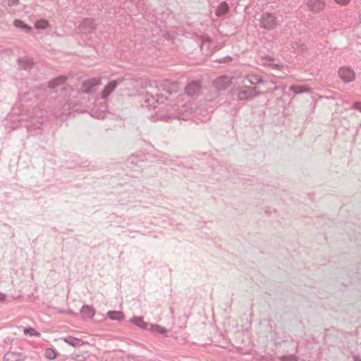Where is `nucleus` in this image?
Here are the masks:
<instances>
[{
  "label": "nucleus",
  "instance_id": "nucleus-1",
  "mask_svg": "<svg viewBox=\"0 0 361 361\" xmlns=\"http://www.w3.org/2000/svg\"><path fill=\"white\" fill-rule=\"evenodd\" d=\"M280 20L275 15L270 13H265L262 16L260 25L262 27L271 30L274 29L279 24Z\"/></svg>",
  "mask_w": 361,
  "mask_h": 361
},
{
  "label": "nucleus",
  "instance_id": "nucleus-2",
  "mask_svg": "<svg viewBox=\"0 0 361 361\" xmlns=\"http://www.w3.org/2000/svg\"><path fill=\"white\" fill-rule=\"evenodd\" d=\"M250 84L254 85V87L250 86V98L258 95L261 92V86L264 85V81L260 76L250 74Z\"/></svg>",
  "mask_w": 361,
  "mask_h": 361
},
{
  "label": "nucleus",
  "instance_id": "nucleus-3",
  "mask_svg": "<svg viewBox=\"0 0 361 361\" xmlns=\"http://www.w3.org/2000/svg\"><path fill=\"white\" fill-rule=\"evenodd\" d=\"M338 75L344 82H350L355 79L354 71L348 66H343L338 69Z\"/></svg>",
  "mask_w": 361,
  "mask_h": 361
},
{
  "label": "nucleus",
  "instance_id": "nucleus-4",
  "mask_svg": "<svg viewBox=\"0 0 361 361\" xmlns=\"http://www.w3.org/2000/svg\"><path fill=\"white\" fill-rule=\"evenodd\" d=\"M95 25L92 20L86 19L79 26V30L81 33L87 35L92 33L95 30Z\"/></svg>",
  "mask_w": 361,
  "mask_h": 361
},
{
  "label": "nucleus",
  "instance_id": "nucleus-5",
  "mask_svg": "<svg viewBox=\"0 0 361 361\" xmlns=\"http://www.w3.org/2000/svg\"><path fill=\"white\" fill-rule=\"evenodd\" d=\"M324 0H309L307 2L309 9L314 13L322 11L324 8Z\"/></svg>",
  "mask_w": 361,
  "mask_h": 361
},
{
  "label": "nucleus",
  "instance_id": "nucleus-6",
  "mask_svg": "<svg viewBox=\"0 0 361 361\" xmlns=\"http://www.w3.org/2000/svg\"><path fill=\"white\" fill-rule=\"evenodd\" d=\"M101 78L96 77L87 79L82 83V89L85 92H88L91 88L100 85Z\"/></svg>",
  "mask_w": 361,
  "mask_h": 361
},
{
  "label": "nucleus",
  "instance_id": "nucleus-7",
  "mask_svg": "<svg viewBox=\"0 0 361 361\" xmlns=\"http://www.w3.org/2000/svg\"><path fill=\"white\" fill-rule=\"evenodd\" d=\"M80 314L83 319H92L95 314V310L92 306L83 305L80 310Z\"/></svg>",
  "mask_w": 361,
  "mask_h": 361
},
{
  "label": "nucleus",
  "instance_id": "nucleus-8",
  "mask_svg": "<svg viewBox=\"0 0 361 361\" xmlns=\"http://www.w3.org/2000/svg\"><path fill=\"white\" fill-rule=\"evenodd\" d=\"M200 91V84L198 82H191L185 87L186 93L191 96L198 94Z\"/></svg>",
  "mask_w": 361,
  "mask_h": 361
},
{
  "label": "nucleus",
  "instance_id": "nucleus-9",
  "mask_svg": "<svg viewBox=\"0 0 361 361\" xmlns=\"http://www.w3.org/2000/svg\"><path fill=\"white\" fill-rule=\"evenodd\" d=\"M23 355L20 353L8 352L4 355V361H23Z\"/></svg>",
  "mask_w": 361,
  "mask_h": 361
},
{
  "label": "nucleus",
  "instance_id": "nucleus-10",
  "mask_svg": "<svg viewBox=\"0 0 361 361\" xmlns=\"http://www.w3.org/2000/svg\"><path fill=\"white\" fill-rule=\"evenodd\" d=\"M107 317L111 320L122 321L125 318V314L121 311L111 310L107 312Z\"/></svg>",
  "mask_w": 361,
  "mask_h": 361
},
{
  "label": "nucleus",
  "instance_id": "nucleus-11",
  "mask_svg": "<svg viewBox=\"0 0 361 361\" xmlns=\"http://www.w3.org/2000/svg\"><path fill=\"white\" fill-rule=\"evenodd\" d=\"M289 90L295 92V94H302L310 92L311 88L304 85H291L289 87Z\"/></svg>",
  "mask_w": 361,
  "mask_h": 361
},
{
  "label": "nucleus",
  "instance_id": "nucleus-12",
  "mask_svg": "<svg viewBox=\"0 0 361 361\" xmlns=\"http://www.w3.org/2000/svg\"><path fill=\"white\" fill-rule=\"evenodd\" d=\"M64 341L67 344H68L73 347H79V346H82V345L85 344V342L82 341V340L75 338V337H73V336H69V337L65 338Z\"/></svg>",
  "mask_w": 361,
  "mask_h": 361
},
{
  "label": "nucleus",
  "instance_id": "nucleus-13",
  "mask_svg": "<svg viewBox=\"0 0 361 361\" xmlns=\"http://www.w3.org/2000/svg\"><path fill=\"white\" fill-rule=\"evenodd\" d=\"M116 85L117 83L116 81H111L107 84L102 91V97L106 98L108 97L110 93L115 89Z\"/></svg>",
  "mask_w": 361,
  "mask_h": 361
},
{
  "label": "nucleus",
  "instance_id": "nucleus-14",
  "mask_svg": "<svg viewBox=\"0 0 361 361\" xmlns=\"http://www.w3.org/2000/svg\"><path fill=\"white\" fill-rule=\"evenodd\" d=\"M44 357L49 360H54L57 357L58 353L53 348H48L44 350Z\"/></svg>",
  "mask_w": 361,
  "mask_h": 361
},
{
  "label": "nucleus",
  "instance_id": "nucleus-15",
  "mask_svg": "<svg viewBox=\"0 0 361 361\" xmlns=\"http://www.w3.org/2000/svg\"><path fill=\"white\" fill-rule=\"evenodd\" d=\"M130 322L134 324L142 329H147L148 324L144 322L143 318L140 317H133L130 319Z\"/></svg>",
  "mask_w": 361,
  "mask_h": 361
},
{
  "label": "nucleus",
  "instance_id": "nucleus-16",
  "mask_svg": "<svg viewBox=\"0 0 361 361\" xmlns=\"http://www.w3.org/2000/svg\"><path fill=\"white\" fill-rule=\"evenodd\" d=\"M50 26L48 20L45 19H40L35 23V27L37 30H46Z\"/></svg>",
  "mask_w": 361,
  "mask_h": 361
},
{
  "label": "nucleus",
  "instance_id": "nucleus-17",
  "mask_svg": "<svg viewBox=\"0 0 361 361\" xmlns=\"http://www.w3.org/2000/svg\"><path fill=\"white\" fill-rule=\"evenodd\" d=\"M14 25L20 28L27 32H29L31 30V27L25 24L23 21L20 20H16L13 23Z\"/></svg>",
  "mask_w": 361,
  "mask_h": 361
},
{
  "label": "nucleus",
  "instance_id": "nucleus-18",
  "mask_svg": "<svg viewBox=\"0 0 361 361\" xmlns=\"http://www.w3.org/2000/svg\"><path fill=\"white\" fill-rule=\"evenodd\" d=\"M149 329L153 333L159 334H165L167 332V330L164 327L159 326V325H157V324L151 325Z\"/></svg>",
  "mask_w": 361,
  "mask_h": 361
},
{
  "label": "nucleus",
  "instance_id": "nucleus-19",
  "mask_svg": "<svg viewBox=\"0 0 361 361\" xmlns=\"http://www.w3.org/2000/svg\"><path fill=\"white\" fill-rule=\"evenodd\" d=\"M216 86L219 88H223L230 83V80L228 77H221L216 80Z\"/></svg>",
  "mask_w": 361,
  "mask_h": 361
},
{
  "label": "nucleus",
  "instance_id": "nucleus-20",
  "mask_svg": "<svg viewBox=\"0 0 361 361\" xmlns=\"http://www.w3.org/2000/svg\"><path fill=\"white\" fill-rule=\"evenodd\" d=\"M228 5L226 3H222L218 7V8L216 11V14L217 16H221L223 14H225L226 13V11H228Z\"/></svg>",
  "mask_w": 361,
  "mask_h": 361
},
{
  "label": "nucleus",
  "instance_id": "nucleus-21",
  "mask_svg": "<svg viewBox=\"0 0 361 361\" xmlns=\"http://www.w3.org/2000/svg\"><path fill=\"white\" fill-rule=\"evenodd\" d=\"M23 331H24L25 334L29 335L30 336H36V337L40 336V334L32 327L25 328Z\"/></svg>",
  "mask_w": 361,
  "mask_h": 361
},
{
  "label": "nucleus",
  "instance_id": "nucleus-22",
  "mask_svg": "<svg viewBox=\"0 0 361 361\" xmlns=\"http://www.w3.org/2000/svg\"><path fill=\"white\" fill-rule=\"evenodd\" d=\"M281 361H298V357L294 355H284L281 358Z\"/></svg>",
  "mask_w": 361,
  "mask_h": 361
},
{
  "label": "nucleus",
  "instance_id": "nucleus-23",
  "mask_svg": "<svg viewBox=\"0 0 361 361\" xmlns=\"http://www.w3.org/2000/svg\"><path fill=\"white\" fill-rule=\"evenodd\" d=\"M336 4L341 5V6H345L347 5L350 0H334Z\"/></svg>",
  "mask_w": 361,
  "mask_h": 361
},
{
  "label": "nucleus",
  "instance_id": "nucleus-24",
  "mask_svg": "<svg viewBox=\"0 0 361 361\" xmlns=\"http://www.w3.org/2000/svg\"><path fill=\"white\" fill-rule=\"evenodd\" d=\"M353 109L361 111V102H355L353 106Z\"/></svg>",
  "mask_w": 361,
  "mask_h": 361
},
{
  "label": "nucleus",
  "instance_id": "nucleus-25",
  "mask_svg": "<svg viewBox=\"0 0 361 361\" xmlns=\"http://www.w3.org/2000/svg\"><path fill=\"white\" fill-rule=\"evenodd\" d=\"M18 4V0H8V5L9 6H16Z\"/></svg>",
  "mask_w": 361,
  "mask_h": 361
},
{
  "label": "nucleus",
  "instance_id": "nucleus-26",
  "mask_svg": "<svg viewBox=\"0 0 361 361\" xmlns=\"http://www.w3.org/2000/svg\"><path fill=\"white\" fill-rule=\"evenodd\" d=\"M274 68H276V69H281V67H283V66L281 64H279V63H274L272 65H271Z\"/></svg>",
  "mask_w": 361,
  "mask_h": 361
},
{
  "label": "nucleus",
  "instance_id": "nucleus-27",
  "mask_svg": "<svg viewBox=\"0 0 361 361\" xmlns=\"http://www.w3.org/2000/svg\"><path fill=\"white\" fill-rule=\"evenodd\" d=\"M6 300V295L0 292V302H4Z\"/></svg>",
  "mask_w": 361,
  "mask_h": 361
},
{
  "label": "nucleus",
  "instance_id": "nucleus-28",
  "mask_svg": "<svg viewBox=\"0 0 361 361\" xmlns=\"http://www.w3.org/2000/svg\"><path fill=\"white\" fill-rule=\"evenodd\" d=\"M354 361H361V359L358 357H354Z\"/></svg>",
  "mask_w": 361,
  "mask_h": 361
},
{
  "label": "nucleus",
  "instance_id": "nucleus-29",
  "mask_svg": "<svg viewBox=\"0 0 361 361\" xmlns=\"http://www.w3.org/2000/svg\"><path fill=\"white\" fill-rule=\"evenodd\" d=\"M63 81V79H61V78H58V79H56V80H55V82H62Z\"/></svg>",
  "mask_w": 361,
  "mask_h": 361
},
{
  "label": "nucleus",
  "instance_id": "nucleus-30",
  "mask_svg": "<svg viewBox=\"0 0 361 361\" xmlns=\"http://www.w3.org/2000/svg\"><path fill=\"white\" fill-rule=\"evenodd\" d=\"M240 99H245V97H244L243 95H242L241 94H240Z\"/></svg>",
  "mask_w": 361,
  "mask_h": 361
}]
</instances>
